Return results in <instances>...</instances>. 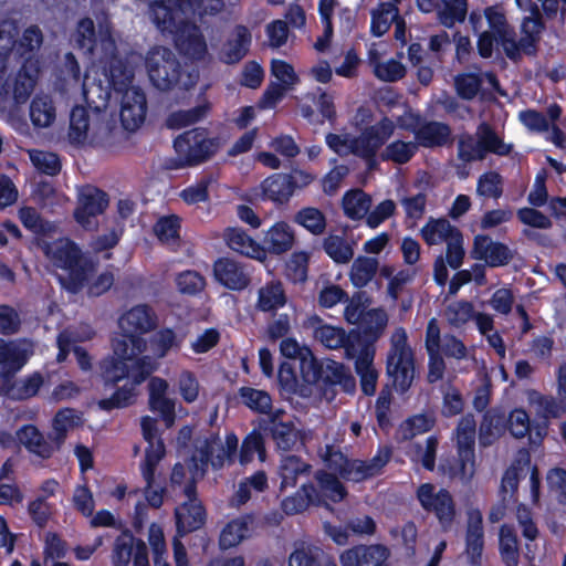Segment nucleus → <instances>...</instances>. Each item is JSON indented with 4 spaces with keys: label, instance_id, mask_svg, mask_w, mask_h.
I'll return each mask as SVG.
<instances>
[{
    "label": "nucleus",
    "instance_id": "f257e3e1",
    "mask_svg": "<svg viewBox=\"0 0 566 566\" xmlns=\"http://www.w3.org/2000/svg\"><path fill=\"white\" fill-rule=\"evenodd\" d=\"M40 245L54 266L67 272L59 275L63 289L73 294L78 293L94 271L93 263L83 258L81 250L69 239L43 241Z\"/></svg>",
    "mask_w": 566,
    "mask_h": 566
},
{
    "label": "nucleus",
    "instance_id": "f03ea898",
    "mask_svg": "<svg viewBox=\"0 0 566 566\" xmlns=\"http://www.w3.org/2000/svg\"><path fill=\"white\" fill-rule=\"evenodd\" d=\"M109 93L105 92L102 104L93 108L75 106L70 114L69 142L74 146L104 145L112 135L107 114L101 108L107 104Z\"/></svg>",
    "mask_w": 566,
    "mask_h": 566
},
{
    "label": "nucleus",
    "instance_id": "7ed1b4c3",
    "mask_svg": "<svg viewBox=\"0 0 566 566\" xmlns=\"http://www.w3.org/2000/svg\"><path fill=\"white\" fill-rule=\"evenodd\" d=\"M145 67L151 84L163 92L175 87L188 90L196 82L190 74L182 78L180 61L171 49L164 45H155L147 51Z\"/></svg>",
    "mask_w": 566,
    "mask_h": 566
},
{
    "label": "nucleus",
    "instance_id": "20e7f679",
    "mask_svg": "<svg viewBox=\"0 0 566 566\" xmlns=\"http://www.w3.org/2000/svg\"><path fill=\"white\" fill-rule=\"evenodd\" d=\"M415 374V356L407 344V334L403 328H398L391 336V347L387 355V375L394 388L405 394L411 387Z\"/></svg>",
    "mask_w": 566,
    "mask_h": 566
},
{
    "label": "nucleus",
    "instance_id": "39448f33",
    "mask_svg": "<svg viewBox=\"0 0 566 566\" xmlns=\"http://www.w3.org/2000/svg\"><path fill=\"white\" fill-rule=\"evenodd\" d=\"M221 146L220 138H209L203 128H193L179 135L174 143L178 166H195L208 160Z\"/></svg>",
    "mask_w": 566,
    "mask_h": 566
},
{
    "label": "nucleus",
    "instance_id": "423d86ee",
    "mask_svg": "<svg viewBox=\"0 0 566 566\" xmlns=\"http://www.w3.org/2000/svg\"><path fill=\"white\" fill-rule=\"evenodd\" d=\"M416 496L426 512L434 514L442 530L451 528L457 516V506L453 496L447 489L437 491L433 484L423 483L418 486Z\"/></svg>",
    "mask_w": 566,
    "mask_h": 566
},
{
    "label": "nucleus",
    "instance_id": "0eeeda50",
    "mask_svg": "<svg viewBox=\"0 0 566 566\" xmlns=\"http://www.w3.org/2000/svg\"><path fill=\"white\" fill-rule=\"evenodd\" d=\"M132 363V381L129 386L126 384L118 388L109 398L101 399L97 405L102 410H113L125 408L134 402L136 396L135 387L140 385L154 370L158 363L150 356H144L133 359Z\"/></svg>",
    "mask_w": 566,
    "mask_h": 566
},
{
    "label": "nucleus",
    "instance_id": "6e6552de",
    "mask_svg": "<svg viewBox=\"0 0 566 566\" xmlns=\"http://www.w3.org/2000/svg\"><path fill=\"white\" fill-rule=\"evenodd\" d=\"M196 9L185 0H155L149 4V18L157 29L174 34Z\"/></svg>",
    "mask_w": 566,
    "mask_h": 566
},
{
    "label": "nucleus",
    "instance_id": "1a4fd4ad",
    "mask_svg": "<svg viewBox=\"0 0 566 566\" xmlns=\"http://www.w3.org/2000/svg\"><path fill=\"white\" fill-rule=\"evenodd\" d=\"M392 120L385 117L376 125L367 127L358 137L353 138L352 154L368 160L369 166L375 165V156L378 149L394 134Z\"/></svg>",
    "mask_w": 566,
    "mask_h": 566
},
{
    "label": "nucleus",
    "instance_id": "9d476101",
    "mask_svg": "<svg viewBox=\"0 0 566 566\" xmlns=\"http://www.w3.org/2000/svg\"><path fill=\"white\" fill-rule=\"evenodd\" d=\"M184 494L187 500L175 510L177 532L180 536L199 530L206 522V510L197 496V486L187 483Z\"/></svg>",
    "mask_w": 566,
    "mask_h": 566
},
{
    "label": "nucleus",
    "instance_id": "9b49d317",
    "mask_svg": "<svg viewBox=\"0 0 566 566\" xmlns=\"http://www.w3.org/2000/svg\"><path fill=\"white\" fill-rule=\"evenodd\" d=\"M78 206L74 211L75 220L86 230L97 228L95 217L103 213L108 206V196L105 191L86 185L78 190Z\"/></svg>",
    "mask_w": 566,
    "mask_h": 566
},
{
    "label": "nucleus",
    "instance_id": "f8f14e48",
    "mask_svg": "<svg viewBox=\"0 0 566 566\" xmlns=\"http://www.w3.org/2000/svg\"><path fill=\"white\" fill-rule=\"evenodd\" d=\"M132 558L134 566H149L146 543L140 538L134 537L130 531L125 530L115 539L113 564L114 566H128Z\"/></svg>",
    "mask_w": 566,
    "mask_h": 566
},
{
    "label": "nucleus",
    "instance_id": "ddd939ff",
    "mask_svg": "<svg viewBox=\"0 0 566 566\" xmlns=\"http://www.w3.org/2000/svg\"><path fill=\"white\" fill-rule=\"evenodd\" d=\"M147 113L146 95L142 88H126L120 102V122L128 132H136L144 123Z\"/></svg>",
    "mask_w": 566,
    "mask_h": 566
},
{
    "label": "nucleus",
    "instance_id": "4468645a",
    "mask_svg": "<svg viewBox=\"0 0 566 566\" xmlns=\"http://www.w3.org/2000/svg\"><path fill=\"white\" fill-rule=\"evenodd\" d=\"M283 411H277L268 419L259 422V428L269 433L276 447L283 451H292L298 444L303 446L301 431L297 430L293 422H284L280 419Z\"/></svg>",
    "mask_w": 566,
    "mask_h": 566
},
{
    "label": "nucleus",
    "instance_id": "2eb2a0df",
    "mask_svg": "<svg viewBox=\"0 0 566 566\" xmlns=\"http://www.w3.org/2000/svg\"><path fill=\"white\" fill-rule=\"evenodd\" d=\"M172 35L181 55L193 61L203 60L208 55L206 39L196 24L186 21Z\"/></svg>",
    "mask_w": 566,
    "mask_h": 566
},
{
    "label": "nucleus",
    "instance_id": "dca6fc26",
    "mask_svg": "<svg viewBox=\"0 0 566 566\" xmlns=\"http://www.w3.org/2000/svg\"><path fill=\"white\" fill-rule=\"evenodd\" d=\"M18 370L19 369H15L14 365H12L10 368L1 369L0 392L11 399L24 400L38 392L43 382V379L40 374H33L25 380L18 382L14 380V375Z\"/></svg>",
    "mask_w": 566,
    "mask_h": 566
},
{
    "label": "nucleus",
    "instance_id": "f3484780",
    "mask_svg": "<svg viewBox=\"0 0 566 566\" xmlns=\"http://www.w3.org/2000/svg\"><path fill=\"white\" fill-rule=\"evenodd\" d=\"M390 551L381 544L357 545L340 555L342 566H382Z\"/></svg>",
    "mask_w": 566,
    "mask_h": 566
},
{
    "label": "nucleus",
    "instance_id": "a211bd4d",
    "mask_svg": "<svg viewBox=\"0 0 566 566\" xmlns=\"http://www.w3.org/2000/svg\"><path fill=\"white\" fill-rule=\"evenodd\" d=\"M471 253L474 259L483 260L493 268L505 265L514 258L513 251L507 245L494 242L488 235L475 237Z\"/></svg>",
    "mask_w": 566,
    "mask_h": 566
},
{
    "label": "nucleus",
    "instance_id": "6ab92c4d",
    "mask_svg": "<svg viewBox=\"0 0 566 566\" xmlns=\"http://www.w3.org/2000/svg\"><path fill=\"white\" fill-rule=\"evenodd\" d=\"M213 275L220 284L233 291L243 290L250 284V275L245 268L229 258H221L214 262Z\"/></svg>",
    "mask_w": 566,
    "mask_h": 566
},
{
    "label": "nucleus",
    "instance_id": "aec40b11",
    "mask_svg": "<svg viewBox=\"0 0 566 566\" xmlns=\"http://www.w3.org/2000/svg\"><path fill=\"white\" fill-rule=\"evenodd\" d=\"M357 335L355 332L346 334L344 328L332 325H318L314 328L315 339L329 349L344 347L345 355L349 359L355 358L358 353L354 344V337Z\"/></svg>",
    "mask_w": 566,
    "mask_h": 566
},
{
    "label": "nucleus",
    "instance_id": "412c9836",
    "mask_svg": "<svg viewBox=\"0 0 566 566\" xmlns=\"http://www.w3.org/2000/svg\"><path fill=\"white\" fill-rule=\"evenodd\" d=\"M485 17L490 28L494 31L496 40L500 41L505 55L512 61H518L514 30L507 24L505 15L497 7L485 9Z\"/></svg>",
    "mask_w": 566,
    "mask_h": 566
},
{
    "label": "nucleus",
    "instance_id": "4be33fe9",
    "mask_svg": "<svg viewBox=\"0 0 566 566\" xmlns=\"http://www.w3.org/2000/svg\"><path fill=\"white\" fill-rule=\"evenodd\" d=\"M388 323V316L381 308L367 311L364 318L357 324V329L352 332L358 335L354 337V344L364 340V345L373 346V344L384 334Z\"/></svg>",
    "mask_w": 566,
    "mask_h": 566
},
{
    "label": "nucleus",
    "instance_id": "5701e85b",
    "mask_svg": "<svg viewBox=\"0 0 566 566\" xmlns=\"http://www.w3.org/2000/svg\"><path fill=\"white\" fill-rule=\"evenodd\" d=\"M545 25L542 21V13L538 7L535 4L532 7L530 17L524 18L522 23V31L524 36L516 41V49L518 52V60L522 57V53L527 55H534L536 53V44L541 39Z\"/></svg>",
    "mask_w": 566,
    "mask_h": 566
},
{
    "label": "nucleus",
    "instance_id": "b1692460",
    "mask_svg": "<svg viewBox=\"0 0 566 566\" xmlns=\"http://www.w3.org/2000/svg\"><path fill=\"white\" fill-rule=\"evenodd\" d=\"M119 327L123 332L136 335L144 334L156 328V315L148 305H137L130 308L119 318Z\"/></svg>",
    "mask_w": 566,
    "mask_h": 566
},
{
    "label": "nucleus",
    "instance_id": "393cba45",
    "mask_svg": "<svg viewBox=\"0 0 566 566\" xmlns=\"http://www.w3.org/2000/svg\"><path fill=\"white\" fill-rule=\"evenodd\" d=\"M17 438L30 452L42 459L51 458L62 446V443L51 441L49 437L45 439L38 428L31 424L24 426L18 430Z\"/></svg>",
    "mask_w": 566,
    "mask_h": 566
},
{
    "label": "nucleus",
    "instance_id": "a878e982",
    "mask_svg": "<svg viewBox=\"0 0 566 566\" xmlns=\"http://www.w3.org/2000/svg\"><path fill=\"white\" fill-rule=\"evenodd\" d=\"M375 348L364 345L356 354L355 370L360 378V387L365 395L371 396L376 391L378 371L374 366Z\"/></svg>",
    "mask_w": 566,
    "mask_h": 566
},
{
    "label": "nucleus",
    "instance_id": "bb28decb",
    "mask_svg": "<svg viewBox=\"0 0 566 566\" xmlns=\"http://www.w3.org/2000/svg\"><path fill=\"white\" fill-rule=\"evenodd\" d=\"M251 33L244 25H237L232 36L223 44L219 59L226 64L240 62L249 52Z\"/></svg>",
    "mask_w": 566,
    "mask_h": 566
},
{
    "label": "nucleus",
    "instance_id": "cd10ccee",
    "mask_svg": "<svg viewBox=\"0 0 566 566\" xmlns=\"http://www.w3.org/2000/svg\"><path fill=\"white\" fill-rule=\"evenodd\" d=\"M413 134L418 145L422 147H442L451 138V128L441 122H426L413 129Z\"/></svg>",
    "mask_w": 566,
    "mask_h": 566
},
{
    "label": "nucleus",
    "instance_id": "c85d7f7f",
    "mask_svg": "<svg viewBox=\"0 0 566 566\" xmlns=\"http://www.w3.org/2000/svg\"><path fill=\"white\" fill-rule=\"evenodd\" d=\"M33 352V344L29 340L6 342L0 338V364L2 369L15 366L21 369Z\"/></svg>",
    "mask_w": 566,
    "mask_h": 566
},
{
    "label": "nucleus",
    "instance_id": "c756f323",
    "mask_svg": "<svg viewBox=\"0 0 566 566\" xmlns=\"http://www.w3.org/2000/svg\"><path fill=\"white\" fill-rule=\"evenodd\" d=\"M507 424L506 412L501 408H492L485 412L479 429L480 443L491 446L502 436Z\"/></svg>",
    "mask_w": 566,
    "mask_h": 566
},
{
    "label": "nucleus",
    "instance_id": "7c9ffc66",
    "mask_svg": "<svg viewBox=\"0 0 566 566\" xmlns=\"http://www.w3.org/2000/svg\"><path fill=\"white\" fill-rule=\"evenodd\" d=\"M321 373V380L325 384L340 385L347 392H352L356 388L355 378L342 363L327 359L323 361Z\"/></svg>",
    "mask_w": 566,
    "mask_h": 566
},
{
    "label": "nucleus",
    "instance_id": "2f4dec72",
    "mask_svg": "<svg viewBox=\"0 0 566 566\" xmlns=\"http://www.w3.org/2000/svg\"><path fill=\"white\" fill-rule=\"evenodd\" d=\"M391 457L389 448H382L369 461L354 460V471L348 473L349 480L359 482L367 478L374 476L388 463Z\"/></svg>",
    "mask_w": 566,
    "mask_h": 566
},
{
    "label": "nucleus",
    "instance_id": "473e14b6",
    "mask_svg": "<svg viewBox=\"0 0 566 566\" xmlns=\"http://www.w3.org/2000/svg\"><path fill=\"white\" fill-rule=\"evenodd\" d=\"M113 352L115 359L133 361V359L146 349V340L138 335L123 333L113 338Z\"/></svg>",
    "mask_w": 566,
    "mask_h": 566
},
{
    "label": "nucleus",
    "instance_id": "72a5a7b5",
    "mask_svg": "<svg viewBox=\"0 0 566 566\" xmlns=\"http://www.w3.org/2000/svg\"><path fill=\"white\" fill-rule=\"evenodd\" d=\"M261 187L265 198L280 205L286 203L294 193L287 174H274Z\"/></svg>",
    "mask_w": 566,
    "mask_h": 566
},
{
    "label": "nucleus",
    "instance_id": "f704fd0d",
    "mask_svg": "<svg viewBox=\"0 0 566 566\" xmlns=\"http://www.w3.org/2000/svg\"><path fill=\"white\" fill-rule=\"evenodd\" d=\"M251 523L252 517L250 515L229 522L220 534V548L224 551L239 545L245 538Z\"/></svg>",
    "mask_w": 566,
    "mask_h": 566
},
{
    "label": "nucleus",
    "instance_id": "c9c22d12",
    "mask_svg": "<svg viewBox=\"0 0 566 566\" xmlns=\"http://www.w3.org/2000/svg\"><path fill=\"white\" fill-rule=\"evenodd\" d=\"M311 465L305 463L296 455H286L281 460L280 475H281V490L294 488L297 479L303 475H308Z\"/></svg>",
    "mask_w": 566,
    "mask_h": 566
},
{
    "label": "nucleus",
    "instance_id": "e433bc0d",
    "mask_svg": "<svg viewBox=\"0 0 566 566\" xmlns=\"http://www.w3.org/2000/svg\"><path fill=\"white\" fill-rule=\"evenodd\" d=\"M482 549H483L482 514L479 510H471L468 513L467 552L474 559V558L481 556Z\"/></svg>",
    "mask_w": 566,
    "mask_h": 566
},
{
    "label": "nucleus",
    "instance_id": "4c0bfd02",
    "mask_svg": "<svg viewBox=\"0 0 566 566\" xmlns=\"http://www.w3.org/2000/svg\"><path fill=\"white\" fill-rule=\"evenodd\" d=\"M475 137L478 138L484 158L488 153L504 156L510 154L512 149V146L505 144L486 123H482L478 126Z\"/></svg>",
    "mask_w": 566,
    "mask_h": 566
},
{
    "label": "nucleus",
    "instance_id": "58836bf2",
    "mask_svg": "<svg viewBox=\"0 0 566 566\" xmlns=\"http://www.w3.org/2000/svg\"><path fill=\"white\" fill-rule=\"evenodd\" d=\"M379 262L373 256H358L354 260L350 271L349 280L355 287L366 286L376 275Z\"/></svg>",
    "mask_w": 566,
    "mask_h": 566
},
{
    "label": "nucleus",
    "instance_id": "ea45409f",
    "mask_svg": "<svg viewBox=\"0 0 566 566\" xmlns=\"http://www.w3.org/2000/svg\"><path fill=\"white\" fill-rule=\"evenodd\" d=\"M315 480L318 483L316 504H321V499L326 497L333 502H339L346 496V490L335 474L317 471Z\"/></svg>",
    "mask_w": 566,
    "mask_h": 566
},
{
    "label": "nucleus",
    "instance_id": "a19ab883",
    "mask_svg": "<svg viewBox=\"0 0 566 566\" xmlns=\"http://www.w3.org/2000/svg\"><path fill=\"white\" fill-rule=\"evenodd\" d=\"M264 242L271 253L281 254L293 247L294 234L289 224L279 222L268 231Z\"/></svg>",
    "mask_w": 566,
    "mask_h": 566
},
{
    "label": "nucleus",
    "instance_id": "79ce46f5",
    "mask_svg": "<svg viewBox=\"0 0 566 566\" xmlns=\"http://www.w3.org/2000/svg\"><path fill=\"white\" fill-rule=\"evenodd\" d=\"M318 497L317 489L312 484H302L301 489L292 496H287L282 501V510L287 515H294L304 512L310 504L316 503Z\"/></svg>",
    "mask_w": 566,
    "mask_h": 566
},
{
    "label": "nucleus",
    "instance_id": "37998d69",
    "mask_svg": "<svg viewBox=\"0 0 566 566\" xmlns=\"http://www.w3.org/2000/svg\"><path fill=\"white\" fill-rule=\"evenodd\" d=\"M30 117L35 127L51 126L56 117L52 98L46 95L35 96L30 105Z\"/></svg>",
    "mask_w": 566,
    "mask_h": 566
},
{
    "label": "nucleus",
    "instance_id": "c03bdc74",
    "mask_svg": "<svg viewBox=\"0 0 566 566\" xmlns=\"http://www.w3.org/2000/svg\"><path fill=\"white\" fill-rule=\"evenodd\" d=\"M293 222L303 227L314 235L323 234L327 226L325 214L315 207H305L298 210L293 216Z\"/></svg>",
    "mask_w": 566,
    "mask_h": 566
},
{
    "label": "nucleus",
    "instance_id": "a18cd8bd",
    "mask_svg": "<svg viewBox=\"0 0 566 566\" xmlns=\"http://www.w3.org/2000/svg\"><path fill=\"white\" fill-rule=\"evenodd\" d=\"M467 11V0H440L437 17L442 25L451 28L457 22L464 21Z\"/></svg>",
    "mask_w": 566,
    "mask_h": 566
},
{
    "label": "nucleus",
    "instance_id": "49530a36",
    "mask_svg": "<svg viewBox=\"0 0 566 566\" xmlns=\"http://www.w3.org/2000/svg\"><path fill=\"white\" fill-rule=\"evenodd\" d=\"M105 387L113 388L123 379H132V363L120 359H105L102 364Z\"/></svg>",
    "mask_w": 566,
    "mask_h": 566
},
{
    "label": "nucleus",
    "instance_id": "de8ad7c7",
    "mask_svg": "<svg viewBox=\"0 0 566 566\" xmlns=\"http://www.w3.org/2000/svg\"><path fill=\"white\" fill-rule=\"evenodd\" d=\"M81 423V417L73 409H63L60 410L54 419L52 431L49 433V439L51 441H56V443L64 442L67 431L75 426Z\"/></svg>",
    "mask_w": 566,
    "mask_h": 566
},
{
    "label": "nucleus",
    "instance_id": "09e8293b",
    "mask_svg": "<svg viewBox=\"0 0 566 566\" xmlns=\"http://www.w3.org/2000/svg\"><path fill=\"white\" fill-rule=\"evenodd\" d=\"M476 436V421L473 415L469 413L462 417L457 427V448L458 453H474V443Z\"/></svg>",
    "mask_w": 566,
    "mask_h": 566
},
{
    "label": "nucleus",
    "instance_id": "8fccbe9b",
    "mask_svg": "<svg viewBox=\"0 0 566 566\" xmlns=\"http://www.w3.org/2000/svg\"><path fill=\"white\" fill-rule=\"evenodd\" d=\"M397 17L398 8L394 3H380L377 9L371 11V33L375 36L384 35Z\"/></svg>",
    "mask_w": 566,
    "mask_h": 566
},
{
    "label": "nucleus",
    "instance_id": "3c124183",
    "mask_svg": "<svg viewBox=\"0 0 566 566\" xmlns=\"http://www.w3.org/2000/svg\"><path fill=\"white\" fill-rule=\"evenodd\" d=\"M370 203L371 198L360 189L347 192L343 199L345 214L352 219L364 218L369 211Z\"/></svg>",
    "mask_w": 566,
    "mask_h": 566
},
{
    "label": "nucleus",
    "instance_id": "603ef678",
    "mask_svg": "<svg viewBox=\"0 0 566 566\" xmlns=\"http://www.w3.org/2000/svg\"><path fill=\"white\" fill-rule=\"evenodd\" d=\"M323 249L338 264H346L354 256L353 247L340 235L326 237L323 241Z\"/></svg>",
    "mask_w": 566,
    "mask_h": 566
},
{
    "label": "nucleus",
    "instance_id": "864d4df0",
    "mask_svg": "<svg viewBox=\"0 0 566 566\" xmlns=\"http://www.w3.org/2000/svg\"><path fill=\"white\" fill-rule=\"evenodd\" d=\"M458 461L448 468L441 465V470L449 475L450 479H458L463 484H468L475 474V455L474 453H458Z\"/></svg>",
    "mask_w": 566,
    "mask_h": 566
},
{
    "label": "nucleus",
    "instance_id": "5fc2aeb1",
    "mask_svg": "<svg viewBox=\"0 0 566 566\" xmlns=\"http://www.w3.org/2000/svg\"><path fill=\"white\" fill-rule=\"evenodd\" d=\"M453 231H459L447 219L430 220L422 229L421 234L423 240L430 244H438L442 241L448 242Z\"/></svg>",
    "mask_w": 566,
    "mask_h": 566
},
{
    "label": "nucleus",
    "instance_id": "6e6d98bb",
    "mask_svg": "<svg viewBox=\"0 0 566 566\" xmlns=\"http://www.w3.org/2000/svg\"><path fill=\"white\" fill-rule=\"evenodd\" d=\"M500 551L506 566H516L518 562V543L512 526L502 525L500 530Z\"/></svg>",
    "mask_w": 566,
    "mask_h": 566
},
{
    "label": "nucleus",
    "instance_id": "4d7b16f0",
    "mask_svg": "<svg viewBox=\"0 0 566 566\" xmlns=\"http://www.w3.org/2000/svg\"><path fill=\"white\" fill-rule=\"evenodd\" d=\"M209 109L210 104L205 102L203 104L197 105L190 109L175 112L169 115L167 125L170 128H181L195 124L206 117Z\"/></svg>",
    "mask_w": 566,
    "mask_h": 566
},
{
    "label": "nucleus",
    "instance_id": "13d9d810",
    "mask_svg": "<svg viewBox=\"0 0 566 566\" xmlns=\"http://www.w3.org/2000/svg\"><path fill=\"white\" fill-rule=\"evenodd\" d=\"M239 392L243 403L250 409L265 415L271 412L272 399L266 391L251 387H242Z\"/></svg>",
    "mask_w": 566,
    "mask_h": 566
},
{
    "label": "nucleus",
    "instance_id": "bf43d9fd",
    "mask_svg": "<svg viewBox=\"0 0 566 566\" xmlns=\"http://www.w3.org/2000/svg\"><path fill=\"white\" fill-rule=\"evenodd\" d=\"M417 149L418 145L416 143L396 140L385 148L381 153V158L384 160H391L396 164L402 165L412 158Z\"/></svg>",
    "mask_w": 566,
    "mask_h": 566
},
{
    "label": "nucleus",
    "instance_id": "052dcab7",
    "mask_svg": "<svg viewBox=\"0 0 566 566\" xmlns=\"http://www.w3.org/2000/svg\"><path fill=\"white\" fill-rule=\"evenodd\" d=\"M321 457L331 470L339 473L342 478L349 480L348 473L354 471V461L347 460L339 450L329 444L321 452Z\"/></svg>",
    "mask_w": 566,
    "mask_h": 566
},
{
    "label": "nucleus",
    "instance_id": "680f3d73",
    "mask_svg": "<svg viewBox=\"0 0 566 566\" xmlns=\"http://www.w3.org/2000/svg\"><path fill=\"white\" fill-rule=\"evenodd\" d=\"M224 239L230 249L241 254L251 256L258 251L254 241L241 229H228Z\"/></svg>",
    "mask_w": 566,
    "mask_h": 566
},
{
    "label": "nucleus",
    "instance_id": "e2e57ef3",
    "mask_svg": "<svg viewBox=\"0 0 566 566\" xmlns=\"http://www.w3.org/2000/svg\"><path fill=\"white\" fill-rule=\"evenodd\" d=\"M324 552L314 546L295 549L289 558V566H323Z\"/></svg>",
    "mask_w": 566,
    "mask_h": 566
},
{
    "label": "nucleus",
    "instance_id": "0e129e2a",
    "mask_svg": "<svg viewBox=\"0 0 566 566\" xmlns=\"http://www.w3.org/2000/svg\"><path fill=\"white\" fill-rule=\"evenodd\" d=\"M369 304L370 298L366 292L359 291L354 293L344 311L346 322L357 325L364 318Z\"/></svg>",
    "mask_w": 566,
    "mask_h": 566
},
{
    "label": "nucleus",
    "instance_id": "69168bd1",
    "mask_svg": "<svg viewBox=\"0 0 566 566\" xmlns=\"http://www.w3.org/2000/svg\"><path fill=\"white\" fill-rule=\"evenodd\" d=\"M285 303V295L281 283H270L259 291V307L271 311Z\"/></svg>",
    "mask_w": 566,
    "mask_h": 566
},
{
    "label": "nucleus",
    "instance_id": "338daca9",
    "mask_svg": "<svg viewBox=\"0 0 566 566\" xmlns=\"http://www.w3.org/2000/svg\"><path fill=\"white\" fill-rule=\"evenodd\" d=\"M444 315L449 324L460 327L473 317L474 307L468 301H457L447 306Z\"/></svg>",
    "mask_w": 566,
    "mask_h": 566
},
{
    "label": "nucleus",
    "instance_id": "774afa93",
    "mask_svg": "<svg viewBox=\"0 0 566 566\" xmlns=\"http://www.w3.org/2000/svg\"><path fill=\"white\" fill-rule=\"evenodd\" d=\"M202 449L207 452L209 457V462L214 469H220L224 464V460L230 458L228 450L223 446L221 439L217 436H211L210 438L198 439Z\"/></svg>",
    "mask_w": 566,
    "mask_h": 566
}]
</instances>
